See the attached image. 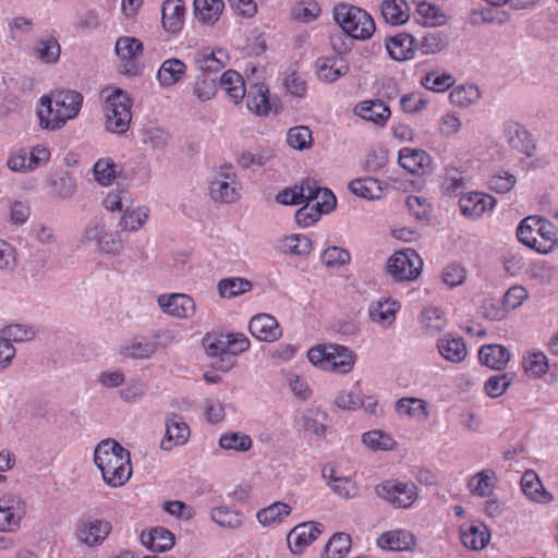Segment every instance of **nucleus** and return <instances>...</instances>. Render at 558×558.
I'll return each mask as SVG.
<instances>
[{"mask_svg":"<svg viewBox=\"0 0 558 558\" xmlns=\"http://www.w3.org/2000/svg\"><path fill=\"white\" fill-rule=\"evenodd\" d=\"M438 351L444 359L452 363L462 362L466 354V347L462 338H450L445 336L438 340Z\"/></svg>","mask_w":558,"mask_h":558,"instance_id":"obj_33","label":"nucleus"},{"mask_svg":"<svg viewBox=\"0 0 558 558\" xmlns=\"http://www.w3.org/2000/svg\"><path fill=\"white\" fill-rule=\"evenodd\" d=\"M534 230V217L530 216L524 218L517 229L518 240L525 246L533 248L538 253H550L553 251V245L539 242L535 236Z\"/></svg>","mask_w":558,"mask_h":558,"instance_id":"obj_28","label":"nucleus"},{"mask_svg":"<svg viewBox=\"0 0 558 558\" xmlns=\"http://www.w3.org/2000/svg\"><path fill=\"white\" fill-rule=\"evenodd\" d=\"M422 323L433 333L445 329L447 320L445 313L438 307H428L422 313Z\"/></svg>","mask_w":558,"mask_h":558,"instance_id":"obj_55","label":"nucleus"},{"mask_svg":"<svg viewBox=\"0 0 558 558\" xmlns=\"http://www.w3.org/2000/svg\"><path fill=\"white\" fill-rule=\"evenodd\" d=\"M330 371L341 374L349 373L354 365V355L348 348L339 344H329Z\"/></svg>","mask_w":558,"mask_h":558,"instance_id":"obj_37","label":"nucleus"},{"mask_svg":"<svg viewBox=\"0 0 558 558\" xmlns=\"http://www.w3.org/2000/svg\"><path fill=\"white\" fill-rule=\"evenodd\" d=\"M194 14L204 22L214 24L219 20L225 8L223 0H194Z\"/></svg>","mask_w":558,"mask_h":558,"instance_id":"obj_35","label":"nucleus"},{"mask_svg":"<svg viewBox=\"0 0 558 558\" xmlns=\"http://www.w3.org/2000/svg\"><path fill=\"white\" fill-rule=\"evenodd\" d=\"M157 303L166 314L178 318H190L196 311L194 300L183 293L161 294L158 296Z\"/></svg>","mask_w":558,"mask_h":558,"instance_id":"obj_12","label":"nucleus"},{"mask_svg":"<svg viewBox=\"0 0 558 558\" xmlns=\"http://www.w3.org/2000/svg\"><path fill=\"white\" fill-rule=\"evenodd\" d=\"M211 520L227 529H236L242 525V515L229 507H217L211 510Z\"/></svg>","mask_w":558,"mask_h":558,"instance_id":"obj_48","label":"nucleus"},{"mask_svg":"<svg viewBox=\"0 0 558 558\" xmlns=\"http://www.w3.org/2000/svg\"><path fill=\"white\" fill-rule=\"evenodd\" d=\"M375 493L396 508H409L418 497L415 484L396 480H388L376 485Z\"/></svg>","mask_w":558,"mask_h":558,"instance_id":"obj_6","label":"nucleus"},{"mask_svg":"<svg viewBox=\"0 0 558 558\" xmlns=\"http://www.w3.org/2000/svg\"><path fill=\"white\" fill-rule=\"evenodd\" d=\"M53 194L61 198H71L77 189L76 179L66 171L57 172L51 180Z\"/></svg>","mask_w":558,"mask_h":558,"instance_id":"obj_42","label":"nucleus"},{"mask_svg":"<svg viewBox=\"0 0 558 558\" xmlns=\"http://www.w3.org/2000/svg\"><path fill=\"white\" fill-rule=\"evenodd\" d=\"M377 544L380 548L388 550H412L416 545V538L409 531L396 530L381 534Z\"/></svg>","mask_w":558,"mask_h":558,"instance_id":"obj_21","label":"nucleus"},{"mask_svg":"<svg viewBox=\"0 0 558 558\" xmlns=\"http://www.w3.org/2000/svg\"><path fill=\"white\" fill-rule=\"evenodd\" d=\"M449 44L448 36L441 32H428L422 40V49L426 54L437 53L447 48Z\"/></svg>","mask_w":558,"mask_h":558,"instance_id":"obj_56","label":"nucleus"},{"mask_svg":"<svg viewBox=\"0 0 558 558\" xmlns=\"http://www.w3.org/2000/svg\"><path fill=\"white\" fill-rule=\"evenodd\" d=\"M506 136L509 145L513 149L526 155L527 157H532L534 155L536 150V143L530 132L522 125L518 123L508 125L506 129Z\"/></svg>","mask_w":558,"mask_h":558,"instance_id":"obj_20","label":"nucleus"},{"mask_svg":"<svg viewBox=\"0 0 558 558\" xmlns=\"http://www.w3.org/2000/svg\"><path fill=\"white\" fill-rule=\"evenodd\" d=\"M478 359L487 367L501 371L510 361V352L501 344H485L478 351Z\"/></svg>","mask_w":558,"mask_h":558,"instance_id":"obj_24","label":"nucleus"},{"mask_svg":"<svg viewBox=\"0 0 558 558\" xmlns=\"http://www.w3.org/2000/svg\"><path fill=\"white\" fill-rule=\"evenodd\" d=\"M522 492L537 502H549L553 496L545 489L538 475L534 471H526L521 478Z\"/></svg>","mask_w":558,"mask_h":558,"instance_id":"obj_31","label":"nucleus"},{"mask_svg":"<svg viewBox=\"0 0 558 558\" xmlns=\"http://www.w3.org/2000/svg\"><path fill=\"white\" fill-rule=\"evenodd\" d=\"M323 524L317 522H305L294 526L287 536L290 550L293 554H301L322 533Z\"/></svg>","mask_w":558,"mask_h":558,"instance_id":"obj_11","label":"nucleus"},{"mask_svg":"<svg viewBox=\"0 0 558 558\" xmlns=\"http://www.w3.org/2000/svg\"><path fill=\"white\" fill-rule=\"evenodd\" d=\"M416 12L426 25L435 26L444 23L445 15L441 14L438 7L434 4L420 2L417 4Z\"/></svg>","mask_w":558,"mask_h":558,"instance_id":"obj_62","label":"nucleus"},{"mask_svg":"<svg viewBox=\"0 0 558 558\" xmlns=\"http://www.w3.org/2000/svg\"><path fill=\"white\" fill-rule=\"evenodd\" d=\"M227 54L222 49L217 51L203 49L195 54L194 63L203 73H218L225 66Z\"/></svg>","mask_w":558,"mask_h":558,"instance_id":"obj_27","label":"nucleus"},{"mask_svg":"<svg viewBox=\"0 0 558 558\" xmlns=\"http://www.w3.org/2000/svg\"><path fill=\"white\" fill-rule=\"evenodd\" d=\"M350 191L362 198L379 199L384 194L381 182L374 178L354 179L349 183Z\"/></svg>","mask_w":558,"mask_h":558,"instance_id":"obj_34","label":"nucleus"},{"mask_svg":"<svg viewBox=\"0 0 558 558\" xmlns=\"http://www.w3.org/2000/svg\"><path fill=\"white\" fill-rule=\"evenodd\" d=\"M83 95L76 90H53L40 98L38 118L44 129L60 130L68 120L77 117Z\"/></svg>","mask_w":558,"mask_h":558,"instance_id":"obj_2","label":"nucleus"},{"mask_svg":"<svg viewBox=\"0 0 558 558\" xmlns=\"http://www.w3.org/2000/svg\"><path fill=\"white\" fill-rule=\"evenodd\" d=\"M132 99L120 88H116L106 98L105 114L106 130L110 133L124 134L132 121Z\"/></svg>","mask_w":558,"mask_h":558,"instance_id":"obj_4","label":"nucleus"},{"mask_svg":"<svg viewBox=\"0 0 558 558\" xmlns=\"http://www.w3.org/2000/svg\"><path fill=\"white\" fill-rule=\"evenodd\" d=\"M423 260L414 250H405L395 253L386 264L387 274L396 281H411L416 279L422 271Z\"/></svg>","mask_w":558,"mask_h":558,"instance_id":"obj_5","label":"nucleus"},{"mask_svg":"<svg viewBox=\"0 0 558 558\" xmlns=\"http://www.w3.org/2000/svg\"><path fill=\"white\" fill-rule=\"evenodd\" d=\"M25 512V502L20 496L4 495L0 497V532H16Z\"/></svg>","mask_w":558,"mask_h":558,"instance_id":"obj_8","label":"nucleus"},{"mask_svg":"<svg viewBox=\"0 0 558 558\" xmlns=\"http://www.w3.org/2000/svg\"><path fill=\"white\" fill-rule=\"evenodd\" d=\"M278 251L286 255L306 257L313 250L311 239L304 234H291L281 239L277 246Z\"/></svg>","mask_w":558,"mask_h":558,"instance_id":"obj_29","label":"nucleus"},{"mask_svg":"<svg viewBox=\"0 0 558 558\" xmlns=\"http://www.w3.org/2000/svg\"><path fill=\"white\" fill-rule=\"evenodd\" d=\"M114 50L123 62L122 73L136 76L141 74V69L136 63V58L143 51V44L134 37H121L117 40Z\"/></svg>","mask_w":558,"mask_h":558,"instance_id":"obj_9","label":"nucleus"},{"mask_svg":"<svg viewBox=\"0 0 558 558\" xmlns=\"http://www.w3.org/2000/svg\"><path fill=\"white\" fill-rule=\"evenodd\" d=\"M328 416L325 412L320 410H311L304 415V427L305 430L313 433L316 436H324L327 426L326 422Z\"/></svg>","mask_w":558,"mask_h":558,"instance_id":"obj_54","label":"nucleus"},{"mask_svg":"<svg viewBox=\"0 0 558 558\" xmlns=\"http://www.w3.org/2000/svg\"><path fill=\"white\" fill-rule=\"evenodd\" d=\"M351 537L345 533H336L326 544L323 558H342L349 551Z\"/></svg>","mask_w":558,"mask_h":558,"instance_id":"obj_44","label":"nucleus"},{"mask_svg":"<svg viewBox=\"0 0 558 558\" xmlns=\"http://www.w3.org/2000/svg\"><path fill=\"white\" fill-rule=\"evenodd\" d=\"M253 284L245 278L231 277L221 279L217 284L218 293L221 298H235L251 291Z\"/></svg>","mask_w":558,"mask_h":558,"instance_id":"obj_39","label":"nucleus"},{"mask_svg":"<svg viewBox=\"0 0 558 558\" xmlns=\"http://www.w3.org/2000/svg\"><path fill=\"white\" fill-rule=\"evenodd\" d=\"M250 332L259 341L271 342L281 337V328L277 319L269 314L255 315L248 325Z\"/></svg>","mask_w":558,"mask_h":558,"instance_id":"obj_14","label":"nucleus"},{"mask_svg":"<svg viewBox=\"0 0 558 558\" xmlns=\"http://www.w3.org/2000/svg\"><path fill=\"white\" fill-rule=\"evenodd\" d=\"M333 19L341 29L353 39H367L376 28L372 16L366 11L347 3L335 7Z\"/></svg>","mask_w":558,"mask_h":558,"instance_id":"obj_3","label":"nucleus"},{"mask_svg":"<svg viewBox=\"0 0 558 558\" xmlns=\"http://www.w3.org/2000/svg\"><path fill=\"white\" fill-rule=\"evenodd\" d=\"M186 72V65L177 58H170L162 62L157 73V80L163 87L175 85L180 82Z\"/></svg>","mask_w":558,"mask_h":558,"instance_id":"obj_26","label":"nucleus"},{"mask_svg":"<svg viewBox=\"0 0 558 558\" xmlns=\"http://www.w3.org/2000/svg\"><path fill=\"white\" fill-rule=\"evenodd\" d=\"M117 165L109 158L99 159L93 168L95 180L104 186L112 184L117 178Z\"/></svg>","mask_w":558,"mask_h":558,"instance_id":"obj_51","label":"nucleus"},{"mask_svg":"<svg viewBox=\"0 0 558 558\" xmlns=\"http://www.w3.org/2000/svg\"><path fill=\"white\" fill-rule=\"evenodd\" d=\"M140 539L143 546L154 553H166L170 550L175 543L173 533L161 526L153 527L147 533L142 532Z\"/></svg>","mask_w":558,"mask_h":558,"instance_id":"obj_15","label":"nucleus"},{"mask_svg":"<svg viewBox=\"0 0 558 558\" xmlns=\"http://www.w3.org/2000/svg\"><path fill=\"white\" fill-rule=\"evenodd\" d=\"M517 183V178L509 172H502L492 177L489 189L496 193L505 194L510 192Z\"/></svg>","mask_w":558,"mask_h":558,"instance_id":"obj_64","label":"nucleus"},{"mask_svg":"<svg viewBox=\"0 0 558 558\" xmlns=\"http://www.w3.org/2000/svg\"><path fill=\"white\" fill-rule=\"evenodd\" d=\"M61 48L54 37L43 38L35 50L36 57L45 63H54L60 57Z\"/></svg>","mask_w":558,"mask_h":558,"instance_id":"obj_50","label":"nucleus"},{"mask_svg":"<svg viewBox=\"0 0 558 558\" xmlns=\"http://www.w3.org/2000/svg\"><path fill=\"white\" fill-rule=\"evenodd\" d=\"M231 163L219 168L217 177L210 182L209 194L213 201L230 204L240 197V183L236 174L232 171Z\"/></svg>","mask_w":558,"mask_h":558,"instance_id":"obj_7","label":"nucleus"},{"mask_svg":"<svg viewBox=\"0 0 558 558\" xmlns=\"http://www.w3.org/2000/svg\"><path fill=\"white\" fill-rule=\"evenodd\" d=\"M94 463L100 470L104 482L111 487L123 486L132 475L130 451L111 438L96 446Z\"/></svg>","mask_w":558,"mask_h":558,"instance_id":"obj_1","label":"nucleus"},{"mask_svg":"<svg viewBox=\"0 0 558 558\" xmlns=\"http://www.w3.org/2000/svg\"><path fill=\"white\" fill-rule=\"evenodd\" d=\"M316 72L320 81L333 83L349 72V65L340 56L322 57L316 60Z\"/></svg>","mask_w":558,"mask_h":558,"instance_id":"obj_16","label":"nucleus"},{"mask_svg":"<svg viewBox=\"0 0 558 558\" xmlns=\"http://www.w3.org/2000/svg\"><path fill=\"white\" fill-rule=\"evenodd\" d=\"M381 15L391 25H401L410 19V7L404 0H385L381 3Z\"/></svg>","mask_w":558,"mask_h":558,"instance_id":"obj_32","label":"nucleus"},{"mask_svg":"<svg viewBox=\"0 0 558 558\" xmlns=\"http://www.w3.org/2000/svg\"><path fill=\"white\" fill-rule=\"evenodd\" d=\"M490 474H493L489 470H483L476 473L469 483V487L475 495L478 496H488L493 489Z\"/></svg>","mask_w":558,"mask_h":558,"instance_id":"obj_59","label":"nucleus"},{"mask_svg":"<svg viewBox=\"0 0 558 558\" xmlns=\"http://www.w3.org/2000/svg\"><path fill=\"white\" fill-rule=\"evenodd\" d=\"M157 342L148 340H134L123 344L119 349V353L123 357L148 359L157 351Z\"/></svg>","mask_w":558,"mask_h":558,"instance_id":"obj_40","label":"nucleus"},{"mask_svg":"<svg viewBox=\"0 0 558 558\" xmlns=\"http://www.w3.org/2000/svg\"><path fill=\"white\" fill-rule=\"evenodd\" d=\"M220 85L235 104H239L246 94L244 80L236 71L228 70L223 72L220 77Z\"/></svg>","mask_w":558,"mask_h":558,"instance_id":"obj_36","label":"nucleus"},{"mask_svg":"<svg viewBox=\"0 0 558 558\" xmlns=\"http://www.w3.org/2000/svg\"><path fill=\"white\" fill-rule=\"evenodd\" d=\"M190 436V427L177 413H170L166 418L165 437L160 442L162 450L169 451L174 446L183 445Z\"/></svg>","mask_w":558,"mask_h":558,"instance_id":"obj_13","label":"nucleus"},{"mask_svg":"<svg viewBox=\"0 0 558 558\" xmlns=\"http://www.w3.org/2000/svg\"><path fill=\"white\" fill-rule=\"evenodd\" d=\"M183 0H166L161 8L162 27L172 34L179 33L184 24Z\"/></svg>","mask_w":558,"mask_h":558,"instance_id":"obj_18","label":"nucleus"},{"mask_svg":"<svg viewBox=\"0 0 558 558\" xmlns=\"http://www.w3.org/2000/svg\"><path fill=\"white\" fill-rule=\"evenodd\" d=\"M515 378V373H504L489 377L485 384L484 390L490 398L502 396Z\"/></svg>","mask_w":558,"mask_h":558,"instance_id":"obj_45","label":"nucleus"},{"mask_svg":"<svg viewBox=\"0 0 558 558\" xmlns=\"http://www.w3.org/2000/svg\"><path fill=\"white\" fill-rule=\"evenodd\" d=\"M148 218V211L144 208L131 209L126 208L119 221V228L121 231L135 232L143 227Z\"/></svg>","mask_w":558,"mask_h":558,"instance_id":"obj_43","label":"nucleus"},{"mask_svg":"<svg viewBox=\"0 0 558 558\" xmlns=\"http://www.w3.org/2000/svg\"><path fill=\"white\" fill-rule=\"evenodd\" d=\"M388 54L396 61H405L414 57L416 40L405 33L390 37L386 41Z\"/></svg>","mask_w":558,"mask_h":558,"instance_id":"obj_19","label":"nucleus"},{"mask_svg":"<svg viewBox=\"0 0 558 558\" xmlns=\"http://www.w3.org/2000/svg\"><path fill=\"white\" fill-rule=\"evenodd\" d=\"M362 441L365 446L374 450H390L396 445V441L390 435L377 429L364 433L362 435Z\"/></svg>","mask_w":558,"mask_h":558,"instance_id":"obj_52","label":"nucleus"},{"mask_svg":"<svg viewBox=\"0 0 558 558\" xmlns=\"http://www.w3.org/2000/svg\"><path fill=\"white\" fill-rule=\"evenodd\" d=\"M350 253L338 246L327 247L322 253V262L326 267H339L350 263Z\"/></svg>","mask_w":558,"mask_h":558,"instance_id":"obj_57","label":"nucleus"},{"mask_svg":"<svg viewBox=\"0 0 558 558\" xmlns=\"http://www.w3.org/2000/svg\"><path fill=\"white\" fill-rule=\"evenodd\" d=\"M496 204V199L490 195L481 193H470L462 196L459 206L463 216L469 218H478L486 210L492 209Z\"/></svg>","mask_w":558,"mask_h":558,"instance_id":"obj_17","label":"nucleus"},{"mask_svg":"<svg viewBox=\"0 0 558 558\" xmlns=\"http://www.w3.org/2000/svg\"><path fill=\"white\" fill-rule=\"evenodd\" d=\"M217 92V85L215 78H208L199 76L196 78L193 93L201 101L210 100Z\"/></svg>","mask_w":558,"mask_h":558,"instance_id":"obj_61","label":"nucleus"},{"mask_svg":"<svg viewBox=\"0 0 558 558\" xmlns=\"http://www.w3.org/2000/svg\"><path fill=\"white\" fill-rule=\"evenodd\" d=\"M312 131L308 126L300 125L291 128L288 132L287 142L292 148L303 150L312 145Z\"/></svg>","mask_w":558,"mask_h":558,"instance_id":"obj_53","label":"nucleus"},{"mask_svg":"<svg viewBox=\"0 0 558 558\" xmlns=\"http://www.w3.org/2000/svg\"><path fill=\"white\" fill-rule=\"evenodd\" d=\"M454 84V78L451 74H435L429 73L423 80V85L434 92L441 93L449 89Z\"/></svg>","mask_w":558,"mask_h":558,"instance_id":"obj_60","label":"nucleus"},{"mask_svg":"<svg viewBox=\"0 0 558 558\" xmlns=\"http://www.w3.org/2000/svg\"><path fill=\"white\" fill-rule=\"evenodd\" d=\"M525 373L534 378H539L548 371L547 356L543 352H531L522 362Z\"/></svg>","mask_w":558,"mask_h":558,"instance_id":"obj_46","label":"nucleus"},{"mask_svg":"<svg viewBox=\"0 0 558 558\" xmlns=\"http://www.w3.org/2000/svg\"><path fill=\"white\" fill-rule=\"evenodd\" d=\"M398 162L410 173L421 174L425 171V168L429 167L430 157L422 149L404 147L399 150Z\"/></svg>","mask_w":558,"mask_h":558,"instance_id":"obj_22","label":"nucleus"},{"mask_svg":"<svg viewBox=\"0 0 558 558\" xmlns=\"http://www.w3.org/2000/svg\"><path fill=\"white\" fill-rule=\"evenodd\" d=\"M396 303L384 301L377 302L375 306L369 308L371 318L380 324H390L395 319Z\"/></svg>","mask_w":558,"mask_h":558,"instance_id":"obj_58","label":"nucleus"},{"mask_svg":"<svg viewBox=\"0 0 558 558\" xmlns=\"http://www.w3.org/2000/svg\"><path fill=\"white\" fill-rule=\"evenodd\" d=\"M395 409L399 414H404L410 417L427 418V402L418 398H400L395 404Z\"/></svg>","mask_w":558,"mask_h":558,"instance_id":"obj_41","label":"nucleus"},{"mask_svg":"<svg viewBox=\"0 0 558 558\" xmlns=\"http://www.w3.org/2000/svg\"><path fill=\"white\" fill-rule=\"evenodd\" d=\"M322 216V210L317 209L314 205L305 204L299 208L294 215L295 222L306 228L318 221Z\"/></svg>","mask_w":558,"mask_h":558,"instance_id":"obj_63","label":"nucleus"},{"mask_svg":"<svg viewBox=\"0 0 558 558\" xmlns=\"http://www.w3.org/2000/svg\"><path fill=\"white\" fill-rule=\"evenodd\" d=\"M111 532V524L105 520L80 521L76 527L77 541L88 547L102 544Z\"/></svg>","mask_w":558,"mask_h":558,"instance_id":"obj_10","label":"nucleus"},{"mask_svg":"<svg viewBox=\"0 0 558 558\" xmlns=\"http://www.w3.org/2000/svg\"><path fill=\"white\" fill-rule=\"evenodd\" d=\"M354 111L362 119L379 126L385 125L390 117L389 107L378 99L362 101L355 107Z\"/></svg>","mask_w":558,"mask_h":558,"instance_id":"obj_23","label":"nucleus"},{"mask_svg":"<svg viewBox=\"0 0 558 558\" xmlns=\"http://www.w3.org/2000/svg\"><path fill=\"white\" fill-rule=\"evenodd\" d=\"M290 513L291 507L288 504L276 501L270 506L258 510L256 518L262 525L268 526L282 522Z\"/></svg>","mask_w":558,"mask_h":558,"instance_id":"obj_38","label":"nucleus"},{"mask_svg":"<svg viewBox=\"0 0 558 558\" xmlns=\"http://www.w3.org/2000/svg\"><path fill=\"white\" fill-rule=\"evenodd\" d=\"M247 108L257 116H266L271 110L269 90L263 83H255L246 92Z\"/></svg>","mask_w":558,"mask_h":558,"instance_id":"obj_30","label":"nucleus"},{"mask_svg":"<svg viewBox=\"0 0 558 558\" xmlns=\"http://www.w3.org/2000/svg\"><path fill=\"white\" fill-rule=\"evenodd\" d=\"M251 437L243 433H226L219 438V446L226 450L245 452L252 448Z\"/></svg>","mask_w":558,"mask_h":558,"instance_id":"obj_47","label":"nucleus"},{"mask_svg":"<svg viewBox=\"0 0 558 558\" xmlns=\"http://www.w3.org/2000/svg\"><path fill=\"white\" fill-rule=\"evenodd\" d=\"M481 96L478 87L473 84L470 85H461L454 87L450 95V101L454 106L459 107H468L469 105L476 101Z\"/></svg>","mask_w":558,"mask_h":558,"instance_id":"obj_49","label":"nucleus"},{"mask_svg":"<svg viewBox=\"0 0 558 558\" xmlns=\"http://www.w3.org/2000/svg\"><path fill=\"white\" fill-rule=\"evenodd\" d=\"M489 541L490 532L484 523H472L461 530V542L472 550L484 549L489 544Z\"/></svg>","mask_w":558,"mask_h":558,"instance_id":"obj_25","label":"nucleus"}]
</instances>
